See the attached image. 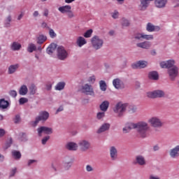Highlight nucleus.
Instances as JSON below:
<instances>
[{
  "instance_id": "nucleus-1",
  "label": "nucleus",
  "mask_w": 179,
  "mask_h": 179,
  "mask_svg": "<svg viewBox=\"0 0 179 179\" xmlns=\"http://www.w3.org/2000/svg\"><path fill=\"white\" fill-rule=\"evenodd\" d=\"M131 129H136L137 135L140 138H147L148 136V131H149V124L145 122H139L138 123H127L123 128V132L128 134Z\"/></svg>"
},
{
  "instance_id": "nucleus-2",
  "label": "nucleus",
  "mask_w": 179,
  "mask_h": 179,
  "mask_svg": "<svg viewBox=\"0 0 179 179\" xmlns=\"http://www.w3.org/2000/svg\"><path fill=\"white\" fill-rule=\"evenodd\" d=\"M174 60H169L167 62H162L160 66L168 69V73L171 80H174L178 75V68L174 66Z\"/></svg>"
},
{
  "instance_id": "nucleus-3",
  "label": "nucleus",
  "mask_w": 179,
  "mask_h": 179,
  "mask_svg": "<svg viewBox=\"0 0 179 179\" xmlns=\"http://www.w3.org/2000/svg\"><path fill=\"white\" fill-rule=\"evenodd\" d=\"M127 107H128V103H122V102H119L115 105L113 110L114 113L117 114L118 117H122L124 113L127 110Z\"/></svg>"
},
{
  "instance_id": "nucleus-4",
  "label": "nucleus",
  "mask_w": 179,
  "mask_h": 179,
  "mask_svg": "<svg viewBox=\"0 0 179 179\" xmlns=\"http://www.w3.org/2000/svg\"><path fill=\"white\" fill-rule=\"evenodd\" d=\"M48 117H50V114L48 112L43 111L39 113V116L36 117L34 122H32V127H36L37 124L40 122V121H47L48 120Z\"/></svg>"
},
{
  "instance_id": "nucleus-5",
  "label": "nucleus",
  "mask_w": 179,
  "mask_h": 179,
  "mask_svg": "<svg viewBox=\"0 0 179 179\" xmlns=\"http://www.w3.org/2000/svg\"><path fill=\"white\" fill-rule=\"evenodd\" d=\"M93 48L94 50H100L103 47V41L97 36H94L91 39Z\"/></svg>"
},
{
  "instance_id": "nucleus-6",
  "label": "nucleus",
  "mask_w": 179,
  "mask_h": 179,
  "mask_svg": "<svg viewBox=\"0 0 179 179\" xmlns=\"http://www.w3.org/2000/svg\"><path fill=\"white\" fill-rule=\"evenodd\" d=\"M57 58L60 61H65L68 58V52L63 46H59L57 49Z\"/></svg>"
},
{
  "instance_id": "nucleus-7",
  "label": "nucleus",
  "mask_w": 179,
  "mask_h": 179,
  "mask_svg": "<svg viewBox=\"0 0 179 179\" xmlns=\"http://www.w3.org/2000/svg\"><path fill=\"white\" fill-rule=\"evenodd\" d=\"M147 96L150 99H157V98L164 97V92L162 90H155L153 92H148Z\"/></svg>"
},
{
  "instance_id": "nucleus-8",
  "label": "nucleus",
  "mask_w": 179,
  "mask_h": 179,
  "mask_svg": "<svg viewBox=\"0 0 179 179\" xmlns=\"http://www.w3.org/2000/svg\"><path fill=\"white\" fill-rule=\"evenodd\" d=\"M82 92L85 93L88 96H94V91L93 90V87L92 85H89V84H85L81 88Z\"/></svg>"
},
{
  "instance_id": "nucleus-9",
  "label": "nucleus",
  "mask_w": 179,
  "mask_h": 179,
  "mask_svg": "<svg viewBox=\"0 0 179 179\" xmlns=\"http://www.w3.org/2000/svg\"><path fill=\"white\" fill-rule=\"evenodd\" d=\"M148 122L150 124V125H152V127H154V128H159L163 125V123H162L160 119L156 117L150 118L148 120Z\"/></svg>"
},
{
  "instance_id": "nucleus-10",
  "label": "nucleus",
  "mask_w": 179,
  "mask_h": 179,
  "mask_svg": "<svg viewBox=\"0 0 179 179\" xmlns=\"http://www.w3.org/2000/svg\"><path fill=\"white\" fill-rule=\"evenodd\" d=\"M38 136H41V134L51 135V134H52V129L47 127H41L38 128Z\"/></svg>"
},
{
  "instance_id": "nucleus-11",
  "label": "nucleus",
  "mask_w": 179,
  "mask_h": 179,
  "mask_svg": "<svg viewBox=\"0 0 179 179\" xmlns=\"http://www.w3.org/2000/svg\"><path fill=\"white\" fill-rule=\"evenodd\" d=\"M169 156L171 159H178L179 157V145H176L170 150Z\"/></svg>"
},
{
  "instance_id": "nucleus-12",
  "label": "nucleus",
  "mask_w": 179,
  "mask_h": 179,
  "mask_svg": "<svg viewBox=\"0 0 179 179\" xmlns=\"http://www.w3.org/2000/svg\"><path fill=\"white\" fill-rule=\"evenodd\" d=\"M142 38L145 40H153V35H146L145 34H136L134 35L135 40H142Z\"/></svg>"
},
{
  "instance_id": "nucleus-13",
  "label": "nucleus",
  "mask_w": 179,
  "mask_h": 179,
  "mask_svg": "<svg viewBox=\"0 0 179 179\" xmlns=\"http://www.w3.org/2000/svg\"><path fill=\"white\" fill-rule=\"evenodd\" d=\"M133 69H141L142 68H146L148 66V62L145 61H139L137 63L132 64Z\"/></svg>"
},
{
  "instance_id": "nucleus-14",
  "label": "nucleus",
  "mask_w": 179,
  "mask_h": 179,
  "mask_svg": "<svg viewBox=\"0 0 179 179\" xmlns=\"http://www.w3.org/2000/svg\"><path fill=\"white\" fill-rule=\"evenodd\" d=\"M113 85L115 89H124V83L120 78H115L113 80Z\"/></svg>"
},
{
  "instance_id": "nucleus-15",
  "label": "nucleus",
  "mask_w": 179,
  "mask_h": 179,
  "mask_svg": "<svg viewBox=\"0 0 179 179\" xmlns=\"http://www.w3.org/2000/svg\"><path fill=\"white\" fill-rule=\"evenodd\" d=\"M78 145L80 146V149H81V150H87V149H89V148H90V143H88V141H85V140H83L79 142Z\"/></svg>"
},
{
  "instance_id": "nucleus-16",
  "label": "nucleus",
  "mask_w": 179,
  "mask_h": 179,
  "mask_svg": "<svg viewBox=\"0 0 179 179\" xmlns=\"http://www.w3.org/2000/svg\"><path fill=\"white\" fill-rule=\"evenodd\" d=\"M168 0H155V5L156 8H165L166 5L167 4Z\"/></svg>"
},
{
  "instance_id": "nucleus-17",
  "label": "nucleus",
  "mask_w": 179,
  "mask_h": 179,
  "mask_svg": "<svg viewBox=\"0 0 179 179\" xmlns=\"http://www.w3.org/2000/svg\"><path fill=\"white\" fill-rule=\"evenodd\" d=\"M110 155L112 160H117V157H118V152L117 151V148L115 147H111L110 149Z\"/></svg>"
},
{
  "instance_id": "nucleus-18",
  "label": "nucleus",
  "mask_w": 179,
  "mask_h": 179,
  "mask_svg": "<svg viewBox=\"0 0 179 179\" xmlns=\"http://www.w3.org/2000/svg\"><path fill=\"white\" fill-rule=\"evenodd\" d=\"M109 129H110V124L104 123L98 129L97 134H101V132H106V131H108Z\"/></svg>"
},
{
  "instance_id": "nucleus-19",
  "label": "nucleus",
  "mask_w": 179,
  "mask_h": 179,
  "mask_svg": "<svg viewBox=\"0 0 179 179\" xmlns=\"http://www.w3.org/2000/svg\"><path fill=\"white\" fill-rule=\"evenodd\" d=\"M76 44L79 47H83L85 44H87V41L83 36H79L76 40Z\"/></svg>"
},
{
  "instance_id": "nucleus-20",
  "label": "nucleus",
  "mask_w": 179,
  "mask_h": 179,
  "mask_svg": "<svg viewBox=\"0 0 179 179\" xmlns=\"http://www.w3.org/2000/svg\"><path fill=\"white\" fill-rule=\"evenodd\" d=\"M137 47L139 48H145V50H148V48H150V42L145 41L143 43H139L136 44Z\"/></svg>"
},
{
  "instance_id": "nucleus-21",
  "label": "nucleus",
  "mask_w": 179,
  "mask_h": 179,
  "mask_svg": "<svg viewBox=\"0 0 179 179\" xmlns=\"http://www.w3.org/2000/svg\"><path fill=\"white\" fill-rule=\"evenodd\" d=\"M148 6H149V1L148 0H141V4L139 5L140 10H145Z\"/></svg>"
},
{
  "instance_id": "nucleus-22",
  "label": "nucleus",
  "mask_w": 179,
  "mask_h": 179,
  "mask_svg": "<svg viewBox=\"0 0 179 179\" xmlns=\"http://www.w3.org/2000/svg\"><path fill=\"white\" fill-rule=\"evenodd\" d=\"M136 162L140 166H144V164H146V161L145 160V157H143V156H141V155H138L136 157Z\"/></svg>"
},
{
  "instance_id": "nucleus-23",
  "label": "nucleus",
  "mask_w": 179,
  "mask_h": 179,
  "mask_svg": "<svg viewBox=\"0 0 179 179\" xmlns=\"http://www.w3.org/2000/svg\"><path fill=\"white\" fill-rule=\"evenodd\" d=\"M71 9H72V7H71V6H61L58 8V10L61 13H68V12H69V10H71Z\"/></svg>"
},
{
  "instance_id": "nucleus-24",
  "label": "nucleus",
  "mask_w": 179,
  "mask_h": 179,
  "mask_svg": "<svg viewBox=\"0 0 179 179\" xmlns=\"http://www.w3.org/2000/svg\"><path fill=\"white\" fill-rule=\"evenodd\" d=\"M110 106V103L108 101H105L101 103L100 105V109L101 111L106 112L107 110H108V106Z\"/></svg>"
},
{
  "instance_id": "nucleus-25",
  "label": "nucleus",
  "mask_w": 179,
  "mask_h": 179,
  "mask_svg": "<svg viewBox=\"0 0 179 179\" xmlns=\"http://www.w3.org/2000/svg\"><path fill=\"white\" fill-rule=\"evenodd\" d=\"M9 106V102L4 99H0V108L5 110V108H8Z\"/></svg>"
},
{
  "instance_id": "nucleus-26",
  "label": "nucleus",
  "mask_w": 179,
  "mask_h": 179,
  "mask_svg": "<svg viewBox=\"0 0 179 179\" xmlns=\"http://www.w3.org/2000/svg\"><path fill=\"white\" fill-rule=\"evenodd\" d=\"M149 79H152V80H159V74L156 71H152L149 73L148 74Z\"/></svg>"
},
{
  "instance_id": "nucleus-27",
  "label": "nucleus",
  "mask_w": 179,
  "mask_h": 179,
  "mask_svg": "<svg viewBox=\"0 0 179 179\" xmlns=\"http://www.w3.org/2000/svg\"><path fill=\"white\" fill-rule=\"evenodd\" d=\"M22 48V45L17 42H13L11 45V50L13 51H19Z\"/></svg>"
},
{
  "instance_id": "nucleus-28",
  "label": "nucleus",
  "mask_w": 179,
  "mask_h": 179,
  "mask_svg": "<svg viewBox=\"0 0 179 179\" xmlns=\"http://www.w3.org/2000/svg\"><path fill=\"white\" fill-rule=\"evenodd\" d=\"M66 148L69 150H78V144L75 143H69L66 145Z\"/></svg>"
},
{
  "instance_id": "nucleus-29",
  "label": "nucleus",
  "mask_w": 179,
  "mask_h": 179,
  "mask_svg": "<svg viewBox=\"0 0 179 179\" xmlns=\"http://www.w3.org/2000/svg\"><path fill=\"white\" fill-rule=\"evenodd\" d=\"M27 92H29V90L27 89V86L22 85L20 89L19 94L21 96H26V94H27Z\"/></svg>"
},
{
  "instance_id": "nucleus-30",
  "label": "nucleus",
  "mask_w": 179,
  "mask_h": 179,
  "mask_svg": "<svg viewBox=\"0 0 179 179\" xmlns=\"http://www.w3.org/2000/svg\"><path fill=\"white\" fill-rule=\"evenodd\" d=\"M19 68V64L11 65L8 67V73L10 75L12 73H15L16 70Z\"/></svg>"
},
{
  "instance_id": "nucleus-31",
  "label": "nucleus",
  "mask_w": 179,
  "mask_h": 179,
  "mask_svg": "<svg viewBox=\"0 0 179 179\" xmlns=\"http://www.w3.org/2000/svg\"><path fill=\"white\" fill-rule=\"evenodd\" d=\"M72 163H73V160L70 159L69 161H66L63 163V166L65 170H69L71 167H72Z\"/></svg>"
},
{
  "instance_id": "nucleus-32",
  "label": "nucleus",
  "mask_w": 179,
  "mask_h": 179,
  "mask_svg": "<svg viewBox=\"0 0 179 179\" xmlns=\"http://www.w3.org/2000/svg\"><path fill=\"white\" fill-rule=\"evenodd\" d=\"M65 82H59L55 86V90H64L65 88Z\"/></svg>"
},
{
  "instance_id": "nucleus-33",
  "label": "nucleus",
  "mask_w": 179,
  "mask_h": 179,
  "mask_svg": "<svg viewBox=\"0 0 179 179\" xmlns=\"http://www.w3.org/2000/svg\"><path fill=\"white\" fill-rule=\"evenodd\" d=\"M99 87L102 92H106L107 90V84H106V81H99Z\"/></svg>"
},
{
  "instance_id": "nucleus-34",
  "label": "nucleus",
  "mask_w": 179,
  "mask_h": 179,
  "mask_svg": "<svg viewBox=\"0 0 179 179\" xmlns=\"http://www.w3.org/2000/svg\"><path fill=\"white\" fill-rule=\"evenodd\" d=\"M46 41H47V36H45L44 35H40L38 37L37 43H38V44H43V43H44Z\"/></svg>"
},
{
  "instance_id": "nucleus-35",
  "label": "nucleus",
  "mask_w": 179,
  "mask_h": 179,
  "mask_svg": "<svg viewBox=\"0 0 179 179\" xmlns=\"http://www.w3.org/2000/svg\"><path fill=\"white\" fill-rule=\"evenodd\" d=\"M12 155L14 159H16L17 160H19V159L22 157V154H20V152L19 151L13 150L12 151Z\"/></svg>"
},
{
  "instance_id": "nucleus-36",
  "label": "nucleus",
  "mask_w": 179,
  "mask_h": 179,
  "mask_svg": "<svg viewBox=\"0 0 179 179\" xmlns=\"http://www.w3.org/2000/svg\"><path fill=\"white\" fill-rule=\"evenodd\" d=\"M37 47L34 43H30L27 48L28 52H33V51H36Z\"/></svg>"
},
{
  "instance_id": "nucleus-37",
  "label": "nucleus",
  "mask_w": 179,
  "mask_h": 179,
  "mask_svg": "<svg viewBox=\"0 0 179 179\" xmlns=\"http://www.w3.org/2000/svg\"><path fill=\"white\" fill-rule=\"evenodd\" d=\"M30 94H36V92L37 91V87L34 85V84L31 85L29 87Z\"/></svg>"
},
{
  "instance_id": "nucleus-38",
  "label": "nucleus",
  "mask_w": 179,
  "mask_h": 179,
  "mask_svg": "<svg viewBox=\"0 0 179 179\" xmlns=\"http://www.w3.org/2000/svg\"><path fill=\"white\" fill-rule=\"evenodd\" d=\"M92 34H93V29H89L84 34V37L85 38H90V37H92Z\"/></svg>"
},
{
  "instance_id": "nucleus-39",
  "label": "nucleus",
  "mask_w": 179,
  "mask_h": 179,
  "mask_svg": "<svg viewBox=\"0 0 179 179\" xmlns=\"http://www.w3.org/2000/svg\"><path fill=\"white\" fill-rule=\"evenodd\" d=\"M146 29L148 31H155V26L150 22L148 23Z\"/></svg>"
},
{
  "instance_id": "nucleus-40",
  "label": "nucleus",
  "mask_w": 179,
  "mask_h": 179,
  "mask_svg": "<svg viewBox=\"0 0 179 179\" xmlns=\"http://www.w3.org/2000/svg\"><path fill=\"white\" fill-rule=\"evenodd\" d=\"M106 117V112H99L96 115L97 120H103Z\"/></svg>"
},
{
  "instance_id": "nucleus-41",
  "label": "nucleus",
  "mask_w": 179,
  "mask_h": 179,
  "mask_svg": "<svg viewBox=\"0 0 179 179\" xmlns=\"http://www.w3.org/2000/svg\"><path fill=\"white\" fill-rule=\"evenodd\" d=\"M10 22H12V17L10 15H8L6 19L5 24L6 27H9V26H10Z\"/></svg>"
},
{
  "instance_id": "nucleus-42",
  "label": "nucleus",
  "mask_w": 179,
  "mask_h": 179,
  "mask_svg": "<svg viewBox=\"0 0 179 179\" xmlns=\"http://www.w3.org/2000/svg\"><path fill=\"white\" fill-rule=\"evenodd\" d=\"M122 26L127 27V26H129V21L125 18H122Z\"/></svg>"
},
{
  "instance_id": "nucleus-43",
  "label": "nucleus",
  "mask_w": 179,
  "mask_h": 179,
  "mask_svg": "<svg viewBox=\"0 0 179 179\" xmlns=\"http://www.w3.org/2000/svg\"><path fill=\"white\" fill-rule=\"evenodd\" d=\"M49 34L51 38H54L55 37H57V34L54 31V29H50Z\"/></svg>"
},
{
  "instance_id": "nucleus-44",
  "label": "nucleus",
  "mask_w": 179,
  "mask_h": 179,
  "mask_svg": "<svg viewBox=\"0 0 179 179\" xmlns=\"http://www.w3.org/2000/svg\"><path fill=\"white\" fill-rule=\"evenodd\" d=\"M29 101V99L27 98H20L19 100L20 104H24L25 103H27Z\"/></svg>"
},
{
  "instance_id": "nucleus-45",
  "label": "nucleus",
  "mask_w": 179,
  "mask_h": 179,
  "mask_svg": "<svg viewBox=\"0 0 179 179\" xmlns=\"http://www.w3.org/2000/svg\"><path fill=\"white\" fill-rule=\"evenodd\" d=\"M9 94L11 97H16V96H17V92L15 90H11L10 91Z\"/></svg>"
},
{
  "instance_id": "nucleus-46",
  "label": "nucleus",
  "mask_w": 179,
  "mask_h": 179,
  "mask_svg": "<svg viewBox=\"0 0 179 179\" xmlns=\"http://www.w3.org/2000/svg\"><path fill=\"white\" fill-rule=\"evenodd\" d=\"M88 82L90 83H94V82H96V77L94 76L90 77L88 79Z\"/></svg>"
},
{
  "instance_id": "nucleus-47",
  "label": "nucleus",
  "mask_w": 179,
  "mask_h": 179,
  "mask_svg": "<svg viewBox=\"0 0 179 179\" xmlns=\"http://www.w3.org/2000/svg\"><path fill=\"white\" fill-rule=\"evenodd\" d=\"M48 139H50V136H47L45 137H44L43 139H42V144L43 145H45L48 141Z\"/></svg>"
},
{
  "instance_id": "nucleus-48",
  "label": "nucleus",
  "mask_w": 179,
  "mask_h": 179,
  "mask_svg": "<svg viewBox=\"0 0 179 179\" xmlns=\"http://www.w3.org/2000/svg\"><path fill=\"white\" fill-rule=\"evenodd\" d=\"M17 169L16 168H13L10 172V177H13V176H15V174H16V171H17Z\"/></svg>"
},
{
  "instance_id": "nucleus-49",
  "label": "nucleus",
  "mask_w": 179,
  "mask_h": 179,
  "mask_svg": "<svg viewBox=\"0 0 179 179\" xmlns=\"http://www.w3.org/2000/svg\"><path fill=\"white\" fill-rule=\"evenodd\" d=\"M20 122V115H15V117L14 119L15 124H17Z\"/></svg>"
},
{
  "instance_id": "nucleus-50",
  "label": "nucleus",
  "mask_w": 179,
  "mask_h": 179,
  "mask_svg": "<svg viewBox=\"0 0 179 179\" xmlns=\"http://www.w3.org/2000/svg\"><path fill=\"white\" fill-rule=\"evenodd\" d=\"M67 16H69V17L72 18V17H75V15L73 14V12H72V10H69V11L67 12Z\"/></svg>"
},
{
  "instance_id": "nucleus-51",
  "label": "nucleus",
  "mask_w": 179,
  "mask_h": 179,
  "mask_svg": "<svg viewBox=\"0 0 179 179\" xmlns=\"http://www.w3.org/2000/svg\"><path fill=\"white\" fill-rule=\"evenodd\" d=\"M135 111H136V108L134 107V106H129V113H135Z\"/></svg>"
},
{
  "instance_id": "nucleus-52",
  "label": "nucleus",
  "mask_w": 179,
  "mask_h": 179,
  "mask_svg": "<svg viewBox=\"0 0 179 179\" xmlns=\"http://www.w3.org/2000/svg\"><path fill=\"white\" fill-rule=\"evenodd\" d=\"M10 145H12V138H10L9 142L6 143L5 149H8V148H10Z\"/></svg>"
},
{
  "instance_id": "nucleus-53",
  "label": "nucleus",
  "mask_w": 179,
  "mask_h": 179,
  "mask_svg": "<svg viewBox=\"0 0 179 179\" xmlns=\"http://www.w3.org/2000/svg\"><path fill=\"white\" fill-rule=\"evenodd\" d=\"M86 171H88V172L93 171V167H92V166L90 165H87Z\"/></svg>"
},
{
  "instance_id": "nucleus-54",
  "label": "nucleus",
  "mask_w": 179,
  "mask_h": 179,
  "mask_svg": "<svg viewBox=\"0 0 179 179\" xmlns=\"http://www.w3.org/2000/svg\"><path fill=\"white\" fill-rule=\"evenodd\" d=\"M33 163H37V160L35 159H29L28 161V166H31V164H33Z\"/></svg>"
},
{
  "instance_id": "nucleus-55",
  "label": "nucleus",
  "mask_w": 179,
  "mask_h": 179,
  "mask_svg": "<svg viewBox=\"0 0 179 179\" xmlns=\"http://www.w3.org/2000/svg\"><path fill=\"white\" fill-rule=\"evenodd\" d=\"M47 52L48 54H52V52H54V50L48 46V48H47Z\"/></svg>"
},
{
  "instance_id": "nucleus-56",
  "label": "nucleus",
  "mask_w": 179,
  "mask_h": 179,
  "mask_svg": "<svg viewBox=\"0 0 179 179\" xmlns=\"http://www.w3.org/2000/svg\"><path fill=\"white\" fill-rule=\"evenodd\" d=\"M51 89H52V85H51V83L47 84L46 90H51Z\"/></svg>"
},
{
  "instance_id": "nucleus-57",
  "label": "nucleus",
  "mask_w": 179,
  "mask_h": 179,
  "mask_svg": "<svg viewBox=\"0 0 179 179\" xmlns=\"http://www.w3.org/2000/svg\"><path fill=\"white\" fill-rule=\"evenodd\" d=\"M49 47H50L51 48L53 49V50L55 51V48H57V44L55 43H51Z\"/></svg>"
},
{
  "instance_id": "nucleus-58",
  "label": "nucleus",
  "mask_w": 179,
  "mask_h": 179,
  "mask_svg": "<svg viewBox=\"0 0 179 179\" xmlns=\"http://www.w3.org/2000/svg\"><path fill=\"white\" fill-rule=\"evenodd\" d=\"M112 17H113V19H117V17H118V12L115 11L114 13L112 15Z\"/></svg>"
},
{
  "instance_id": "nucleus-59",
  "label": "nucleus",
  "mask_w": 179,
  "mask_h": 179,
  "mask_svg": "<svg viewBox=\"0 0 179 179\" xmlns=\"http://www.w3.org/2000/svg\"><path fill=\"white\" fill-rule=\"evenodd\" d=\"M60 111H64V107L63 106H60L58 108V109L56 111V114H58V113H60Z\"/></svg>"
},
{
  "instance_id": "nucleus-60",
  "label": "nucleus",
  "mask_w": 179,
  "mask_h": 179,
  "mask_svg": "<svg viewBox=\"0 0 179 179\" xmlns=\"http://www.w3.org/2000/svg\"><path fill=\"white\" fill-rule=\"evenodd\" d=\"M5 135V130L3 129H0V138Z\"/></svg>"
},
{
  "instance_id": "nucleus-61",
  "label": "nucleus",
  "mask_w": 179,
  "mask_h": 179,
  "mask_svg": "<svg viewBox=\"0 0 179 179\" xmlns=\"http://www.w3.org/2000/svg\"><path fill=\"white\" fill-rule=\"evenodd\" d=\"M33 15L34 17H37V16H38V11H34Z\"/></svg>"
},
{
  "instance_id": "nucleus-62",
  "label": "nucleus",
  "mask_w": 179,
  "mask_h": 179,
  "mask_svg": "<svg viewBox=\"0 0 179 179\" xmlns=\"http://www.w3.org/2000/svg\"><path fill=\"white\" fill-rule=\"evenodd\" d=\"M23 17V13H21L20 15L17 17V20H20Z\"/></svg>"
},
{
  "instance_id": "nucleus-63",
  "label": "nucleus",
  "mask_w": 179,
  "mask_h": 179,
  "mask_svg": "<svg viewBox=\"0 0 179 179\" xmlns=\"http://www.w3.org/2000/svg\"><path fill=\"white\" fill-rule=\"evenodd\" d=\"M153 149H154L155 152H156V151L159 150V146L155 145V146H154Z\"/></svg>"
},
{
  "instance_id": "nucleus-64",
  "label": "nucleus",
  "mask_w": 179,
  "mask_h": 179,
  "mask_svg": "<svg viewBox=\"0 0 179 179\" xmlns=\"http://www.w3.org/2000/svg\"><path fill=\"white\" fill-rule=\"evenodd\" d=\"M44 16H48V10H45L44 13H43Z\"/></svg>"
}]
</instances>
